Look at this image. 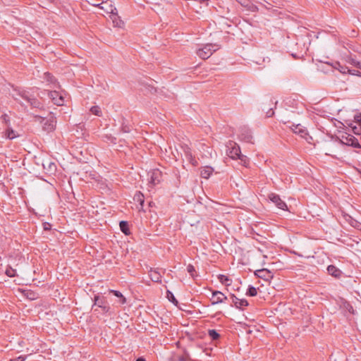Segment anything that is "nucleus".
Listing matches in <instances>:
<instances>
[{"label":"nucleus","instance_id":"1","mask_svg":"<svg viewBox=\"0 0 361 361\" xmlns=\"http://www.w3.org/2000/svg\"><path fill=\"white\" fill-rule=\"evenodd\" d=\"M324 150L326 155L337 158L338 155L343 151V145L338 137L331 135L329 140H325L324 143Z\"/></svg>","mask_w":361,"mask_h":361},{"label":"nucleus","instance_id":"2","mask_svg":"<svg viewBox=\"0 0 361 361\" xmlns=\"http://www.w3.org/2000/svg\"><path fill=\"white\" fill-rule=\"evenodd\" d=\"M219 49V47L217 44H207L203 47L197 49L196 53L200 58L207 59Z\"/></svg>","mask_w":361,"mask_h":361},{"label":"nucleus","instance_id":"3","mask_svg":"<svg viewBox=\"0 0 361 361\" xmlns=\"http://www.w3.org/2000/svg\"><path fill=\"white\" fill-rule=\"evenodd\" d=\"M35 118L40 119V123L42 124V128L47 132H51L55 129L56 120L54 116L53 113H49V118H42L39 116H36Z\"/></svg>","mask_w":361,"mask_h":361},{"label":"nucleus","instance_id":"4","mask_svg":"<svg viewBox=\"0 0 361 361\" xmlns=\"http://www.w3.org/2000/svg\"><path fill=\"white\" fill-rule=\"evenodd\" d=\"M341 143L343 145V149H345V146H350L353 147H359L358 140L353 135L348 133H343L338 137Z\"/></svg>","mask_w":361,"mask_h":361},{"label":"nucleus","instance_id":"5","mask_svg":"<svg viewBox=\"0 0 361 361\" xmlns=\"http://www.w3.org/2000/svg\"><path fill=\"white\" fill-rule=\"evenodd\" d=\"M16 96L25 100L33 108L40 109L42 107L41 102L35 97L29 95L25 91L18 92Z\"/></svg>","mask_w":361,"mask_h":361},{"label":"nucleus","instance_id":"6","mask_svg":"<svg viewBox=\"0 0 361 361\" xmlns=\"http://www.w3.org/2000/svg\"><path fill=\"white\" fill-rule=\"evenodd\" d=\"M269 200L273 202L279 209L282 210H288V207L286 202L282 200L280 196L276 193H270L268 195Z\"/></svg>","mask_w":361,"mask_h":361},{"label":"nucleus","instance_id":"7","mask_svg":"<svg viewBox=\"0 0 361 361\" xmlns=\"http://www.w3.org/2000/svg\"><path fill=\"white\" fill-rule=\"evenodd\" d=\"M230 298L232 302V305H233L235 308L239 310H244L245 307L248 306L249 302L245 299H240L235 294L231 293L230 295Z\"/></svg>","mask_w":361,"mask_h":361},{"label":"nucleus","instance_id":"8","mask_svg":"<svg viewBox=\"0 0 361 361\" xmlns=\"http://www.w3.org/2000/svg\"><path fill=\"white\" fill-rule=\"evenodd\" d=\"M239 138L241 141H244L245 142L252 143V135L251 133L250 130L247 127H242L240 129Z\"/></svg>","mask_w":361,"mask_h":361},{"label":"nucleus","instance_id":"9","mask_svg":"<svg viewBox=\"0 0 361 361\" xmlns=\"http://www.w3.org/2000/svg\"><path fill=\"white\" fill-rule=\"evenodd\" d=\"M290 128L292 129V130L294 132V133L298 134L301 137L305 138L307 140V137L309 136L307 130L302 126L300 124H292V126H290Z\"/></svg>","mask_w":361,"mask_h":361},{"label":"nucleus","instance_id":"10","mask_svg":"<svg viewBox=\"0 0 361 361\" xmlns=\"http://www.w3.org/2000/svg\"><path fill=\"white\" fill-rule=\"evenodd\" d=\"M230 145L227 152L228 155L233 159H238L241 155L240 147L235 142L230 143Z\"/></svg>","mask_w":361,"mask_h":361},{"label":"nucleus","instance_id":"11","mask_svg":"<svg viewBox=\"0 0 361 361\" xmlns=\"http://www.w3.org/2000/svg\"><path fill=\"white\" fill-rule=\"evenodd\" d=\"M227 299L228 298L221 291H212V297L211 298L212 305L222 303L225 302Z\"/></svg>","mask_w":361,"mask_h":361},{"label":"nucleus","instance_id":"12","mask_svg":"<svg viewBox=\"0 0 361 361\" xmlns=\"http://www.w3.org/2000/svg\"><path fill=\"white\" fill-rule=\"evenodd\" d=\"M94 305L100 307L104 312H108L110 310V307L107 305L104 298H101L99 295H95L94 298Z\"/></svg>","mask_w":361,"mask_h":361},{"label":"nucleus","instance_id":"13","mask_svg":"<svg viewBox=\"0 0 361 361\" xmlns=\"http://www.w3.org/2000/svg\"><path fill=\"white\" fill-rule=\"evenodd\" d=\"M43 78L47 83V85H49L50 87H51V88H59L60 87L59 83L58 82L57 80L50 73H49V72L44 73Z\"/></svg>","mask_w":361,"mask_h":361},{"label":"nucleus","instance_id":"14","mask_svg":"<svg viewBox=\"0 0 361 361\" xmlns=\"http://www.w3.org/2000/svg\"><path fill=\"white\" fill-rule=\"evenodd\" d=\"M149 176V183L155 185L160 183L161 178V172L159 169H153L148 173Z\"/></svg>","mask_w":361,"mask_h":361},{"label":"nucleus","instance_id":"15","mask_svg":"<svg viewBox=\"0 0 361 361\" xmlns=\"http://www.w3.org/2000/svg\"><path fill=\"white\" fill-rule=\"evenodd\" d=\"M49 97L53 103L57 106H62L64 102V99L63 96L60 95L59 92L54 90V91H49L48 92Z\"/></svg>","mask_w":361,"mask_h":361},{"label":"nucleus","instance_id":"16","mask_svg":"<svg viewBox=\"0 0 361 361\" xmlns=\"http://www.w3.org/2000/svg\"><path fill=\"white\" fill-rule=\"evenodd\" d=\"M255 274L260 278V279H262L264 280H266V281H268L271 279L273 278V274L272 273L267 269H259V270H257L255 272Z\"/></svg>","mask_w":361,"mask_h":361},{"label":"nucleus","instance_id":"17","mask_svg":"<svg viewBox=\"0 0 361 361\" xmlns=\"http://www.w3.org/2000/svg\"><path fill=\"white\" fill-rule=\"evenodd\" d=\"M183 148V152H184L185 159L193 166H196L197 164V161L192 157L190 149L188 146H185Z\"/></svg>","mask_w":361,"mask_h":361},{"label":"nucleus","instance_id":"18","mask_svg":"<svg viewBox=\"0 0 361 361\" xmlns=\"http://www.w3.org/2000/svg\"><path fill=\"white\" fill-rule=\"evenodd\" d=\"M327 271L329 274L337 279H339L342 274V271L334 265H329L327 267Z\"/></svg>","mask_w":361,"mask_h":361},{"label":"nucleus","instance_id":"19","mask_svg":"<svg viewBox=\"0 0 361 361\" xmlns=\"http://www.w3.org/2000/svg\"><path fill=\"white\" fill-rule=\"evenodd\" d=\"M149 277L150 279L155 283H161V275L157 270H153L152 269L149 271Z\"/></svg>","mask_w":361,"mask_h":361},{"label":"nucleus","instance_id":"20","mask_svg":"<svg viewBox=\"0 0 361 361\" xmlns=\"http://www.w3.org/2000/svg\"><path fill=\"white\" fill-rule=\"evenodd\" d=\"M214 169L211 166H205L201 170L200 176L202 178L207 179L210 177Z\"/></svg>","mask_w":361,"mask_h":361},{"label":"nucleus","instance_id":"21","mask_svg":"<svg viewBox=\"0 0 361 361\" xmlns=\"http://www.w3.org/2000/svg\"><path fill=\"white\" fill-rule=\"evenodd\" d=\"M23 295L30 300H35L38 298V294L31 290H23Z\"/></svg>","mask_w":361,"mask_h":361},{"label":"nucleus","instance_id":"22","mask_svg":"<svg viewBox=\"0 0 361 361\" xmlns=\"http://www.w3.org/2000/svg\"><path fill=\"white\" fill-rule=\"evenodd\" d=\"M345 219L351 226L355 228H360V227L361 226V224L360 222H358L357 220L354 219L353 217L348 214L345 216Z\"/></svg>","mask_w":361,"mask_h":361},{"label":"nucleus","instance_id":"23","mask_svg":"<svg viewBox=\"0 0 361 361\" xmlns=\"http://www.w3.org/2000/svg\"><path fill=\"white\" fill-rule=\"evenodd\" d=\"M121 231L126 235H130V229L128 223L126 221H121L119 223Z\"/></svg>","mask_w":361,"mask_h":361},{"label":"nucleus","instance_id":"24","mask_svg":"<svg viewBox=\"0 0 361 361\" xmlns=\"http://www.w3.org/2000/svg\"><path fill=\"white\" fill-rule=\"evenodd\" d=\"M218 279L222 284L227 286L231 285L230 282L231 281V279H230L228 276L223 274H220L219 275Z\"/></svg>","mask_w":361,"mask_h":361},{"label":"nucleus","instance_id":"25","mask_svg":"<svg viewBox=\"0 0 361 361\" xmlns=\"http://www.w3.org/2000/svg\"><path fill=\"white\" fill-rule=\"evenodd\" d=\"M166 298H168V300L171 302L173 305H177L178 302V300L176 299L175 296L173 295V293L171 292L170 290H167L166 291Z\"/></svg>","mask_w":361,"mask_h":361},{"label":"nucleus","instance_id":"26","mask_svg":"<svg viewBox=\"0 0 361 361\" xmlns=\"http://www.w3.org/2000/svg\"><path fill=\"white\" fill-rule=\"evenodd\" d=\"M208 335L213 341L217 340L220 337L219 334L215 329H209L208 331Z\"/></svg>","mask_w":361,"mask_h":361},{"label":"nucleus","instance_id":"27","mask_svg":"<svg viewBox=\"0 0 361 361\" xmlns=\"http://www.w3.org/2000/svg\"><path fill=\"white\" fill-rule=\"evenodd\" d=\"M111 293H112L115 296H116L121 299L120 302L121 304L126 303V298L122 295V293L120 291L111 290Z\"/></svg>","mask_w":361,"mask_h":361},{"label":"nucleus","instance_id":"28","mask_svg":"<svg viewBox=\"0 0 361 361\" xmlns=\"http://www.w3.org/2000/svg\"><path fill=\"white\" fill-rule=\"evenodd\" d=\"M257 291L256 288L252 286H249L248 288L246 291V295L248 296L253 297V296L257 295Z\"/></svg>","mask_w":361,"mask_h":361},{"label":"nucleus","instance_id":"29","mask_svg":"<svg viewBox=\"0 0 361 361\" xmlns=\"http://www.w3.org/2000/svg\"><path fill=\"white\" fill-rule=\"evenodd\" d=\"M240 161L243 166L247 167L250 164V159L245 156L241 154L240 157L238 158Z\"/></svg>","mask_w":361,"mask_h":361},{"label":"nucleus","instance_id":"30","mask_svg":"<svg viewBox=\"0 0 361 361\" xmlns=\"http://www.w3.org/2000/svg\"><path fill=\"white\" fill-rule=\"evenodd\" d=\"M90 111L92 112V114H93L97 116H102L101 109L98 106H92L90 109Z\"/></svg>","mask_w":361,"mask_h":361},{"label":"nucleus","instance_id":"31","mask_svg":"<svg viewBox=\"0 0 361 361\" xmlns=\"http://www.w3.org/2000/svg\"><path fill=\"white\" fill-rule=\"evenodd\" d=\"M343 308L345 310H346L347 311H348L350 313H351L353 314H355L354 309H353V306L351 305V304H350L349 302H343Z\"/></svg>","mask_w":361,"mask_h":361},{"label":"nucleus","instance_id":"32","mask_svg":"<svg viewBox=\"0 0 361 361\" xmlns=\"http://www.w3.org/2000/svg\"><path fill=\"white\" fill-rule=\"evenodd\" d=\"M6 274L9 277H13L16 274V269H12L11 267H8L6 269L5 271Z\"/></svg>","mask_w":361,"mask_h":361},{"label":"nucleus","instance_id":"33","mask_svg":"<svg viewBox=\"0 0 361 361\" xmlns=\"http://www.w3.org/2000/svg\"><path fill=\"white\" fill-rule=\"evenodd\" d=\"M187 271L192 278L195 277L194 273L195 272V269L193 265L188 264L187 266Z\"/></svg>","mask_w":361,"mask_h":361},{"label":"nucleus","instance_id":"34","mask_svg":"<svg viewBox=\"0 0 361 361\" xmlns=\"http://www.w3.org/2000/svg\"><path fill=\"white\" fill-rule=\"evenodd\" d=\"M121 131L124 133H128L131 131V127L128 125H125L124 123L122 124Z\"/></svg>","mask_w":361,"mask_h":361},{"label":"nucleus","instance_id":"35","mask_svg":"<svg viewBox=\"0 0 361 361\" xmlns=\"http://www.w3.org/2000/svg\"><path fill=\"white\" fill-rule=\"evenodd\" d=\"M47 164H48V169H47V170H48L50 173H52V172H54V171H56V164H55L54 163H53V162H50V161H49V162H48Z\"/></svg>","mask_w":361,"mask_h":361},{"label":"nucleus","instance_id":"36","mask_svg":"<svg viewBox=\"0 0 361 361\" xmlns=\"http://www.w3.org/2000/svg\"><path fill=\"white\" fill-rule=\"evenodd\" d=\"M6 137L11 140L15 138L16 135H15L14 131L13 130H8L6 133Z\"/></svg>","mask_w":361,"mask_h":361},{"label":"nucleus","instance_id":"37","mask_svg":"<svg viewBox=\"0 0 361 361\" xmlns=\"http://www.w3.org/2000/svg\"><path fill=\"white\" fill-rule=\"evenodd\" d=\"M137 196V200L140 202V206L142 207L145 202L143 195L141 193H139Z\"/></svg>","mask_w":361,"mask_h":361},{"label":"nucleus","instance_id":"38","mask_svg":"<svg viewBox=\"0 0 361 361\" xmlns=\"http://www.w3.org/2000/svg\"><path fill=\"white\" fill-rule=\"evenodd\" d=\"M238 2L244 7H247L250 5L249 0H237Z\"/></svg>","mask_w":361,"mask_h":361},{"label":"nucleus","instance_id":"39","mask_svg":"<svg viewBox=\"0 0 361 361\" xmlns=\"http://www.w3.org/2000/svg\"><path fill=\"white\" fill-rule=\"evenodd\" d=\"M338 66H339V71L342 73H348V69H349L348 67L346 66H341L339 63H338Z\"/></svg>","mask_w":361,"mask_h":361},{"label":"nucleus","instance_id":"40","mask_svg":"<svg viewBox=\"0 0 361 361\" xmlns=\"http://www.w3.org/2000/svg\"><path fill=\"white\" fill-rule=\"evenodd\" d=\"M348 73L351 74V75H357V76L361 77V73H360L359 71H357V70H350V69H348Z\"/></svg>","mask_w":361,"mask_h":361},{"label":"nucleus","instance_id":"41","mask_svg":"<svg viewBox=\"0 0 361 361\" xmlns=\"http://www.w3.org/2000/svg\"><path fill=\"white\" fill-rule=\"evenodd\" d=\"M354 121L360 126L361 128V114L358 115H355L354 116Z\"/></svg>","mask_w":361,"mask_h":361},{"label":"nucleus","instance_id":"42","mask_svg":"<svg viewBox=\"0 0 361 361\" xmlns=\"http://www.w3.org/2000/svg\"><path fill=\"white\" fill-rule=\"evenodd\" d=\"M274 114L273 109H269L267 112V117H271Z\"/></svg>","mask_w":361,"mask_h":361},{"label":"nucleus","instance_id":"43","mask_svg":"<svg viewBox=\"0 0 361 361\" xmlns=\"http://www.w3.org/2000/svg\"><path fill=\"white\" fill-rule=\"evenodd\" d=\"M360 130H361L360 126H359V128H357V127H356V126H355V127L353 128V131H354V133H355V134H360Z\"/></svg>","mask_w":361,"mask_h":361},{"label":"nucleus","instance_id":"44","mask_svg":"<svg viewBox=\"0 0 361 361\" xmlns=\"http://www.w3.org/2000/svg\"><path fill=\"white\" fill-rule=\"evenodd\" d=\"M50 224L49 223H45L44 224V230H49L50 229Z\"/></svg>","mask_w":361,"mask_h":361},{"label":"nucleus","instance_id":"45","mask_svg":"<svg viewBox=\"0 0 361 361\" xmlns=\"http://www.w3.org/2000/svg\"><path fill=\"white\" fill-rule=\"evenodd\" d=\"M357 62L358 61H356L355 59H351V64H353V66H355L357 68Z\"/></svg>","mask_w":361,"mask_h":361},{"label":"nucleus","instance_id":"46","mask_svg":"<svg viewBox=\"0 0 361 361\" xmlns=\"http://www.w3.org/2000/svg\"><path fill=\"white\" fill-rule=\"evenodd\" d=\"M135 361H146L143 357H139Z\"/></svg>","mask_w":361,"mask_h":361},{"label":"nucleus","instance_id":"47","mask_svg":"<svg viewBox=\"0 0 361 361\" xmlns=\"http://www.w3.org/2000/svg\"><path fill=\"white\" fill-rule=\"evenodd\" d=\"M114 23H116V26H118V27H121V23H122V24H123V23H122L121 20H120V22H119V23H118V22H116H116H115V20H114Z\"/></svg>","mask_w":361,"mask_h":361},{"label":"nucleus","instance_id":"48","mask_svg":"<svg viewBox=\"0 0 361 361\" xmlns=\"http://www.w3.org/2000/svg\"><path fill=\"white\" fill-rule=\"evenodd\" d=\"M114 11H116V8H111V13L113 14V15H116V13H114Z\"/></svg>","mask_w":361,"mask_h":361},{"label":"nucleus","instance_id":"49","mask_svg":"<svg viewBox=\"0 0 361 361\" xmlns=\"http://www.w3.org/2000/svg\"><path fill=\"white\" fill-rule=\"evenodd\" d=\"M178 361H186L185 359L183 357H180L178 359Z\"/></svg>","mask_w":361,"mask_h":361},{"label":"nucleus","instance_id":"50","mask_svg":"<svg viewBox=\"0 0 361 361\" xmlns=\"http://www.w3.org/2000/svg\"><path fill=\"white\" fill-rule=\"evenodd\" d=\"M357 68L361 70V62H357Z\"/></svg>","mask_w":361,"mask_h":361},{"label":"nucleus","instance_id":"51","mask_svg":"<svg viewBox=\"0 0 361 361\" xmlns=\"http://www.w3.org/2000/svg\"><path fill=\"white\" fill-rule=\"evenodd\" d=\"M292 56L295 59H298V57L295 54H293Z\"/></svg>","mask_w":361,"mask_h":361},{"label":"nucleus","instance_id":"52","mask_svg":"<svg viewBox=\"0 0 361 361\" xmlns=\"http://www.w3.org/2000/svg\"><path fill=\"white\" fill-rule=\"evenodd\" d=\"M14 99L17 101L18 100V98L16 96H14Z\"/></svg>","mask_w":361,"mask_h":361},{"label":"nucleus","instance_id":"53","mask_svg":"<svg viewBox=\"0 0 361 361\" xmlns=\"http://www.w3.org/2000/svg\"><path fill=\"white\" fill-rule=\"evenodd\" d=\"M43 166L44 169H46L45 164H43Z\"/></svg>","mask_w":361,"mask_h":361}]
</instances>
